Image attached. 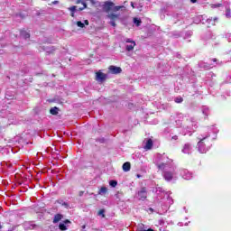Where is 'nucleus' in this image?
<instances>
[{
  "label": "nucleus",
  "mask_w": 231,
  "mask_h": 231,
  "mask_svg": "<svg viewBox=\"0 0 231 231\" xmlns=\"http://www.w3.org/2000/svg\"><path fill=\"white\" fill-rule=\"evenodd\" d=\"M180 174L184 180H190V178H192V173H190L187 170H182Z\"/></svg>",
  "instance_id": "nucleus-8"
},
{
  "label": "nucleus",
  "mask_w": 231,
  "mask_h": 231,
  "mask_svg": "<svg viewBox=\"0 0 231 231\" xmlns=\"http://www.w3.org/2000/svg\"><path fill=\"white\" fill-rule=\"evenodd\" d=\"M137 178H140V175H137Z\"/></svg>",
  "instance_id": "nucleus-37"
},
{
  "label": "nucleus",
  "mask_w": 231,
  "mask_h": 231,
  "mask_svg": "<svg viewBox=\"0 0 231 231\" xmlns=\"http://www.w3.org/2000/svg\"><path fill=\"white\" fill-rule=\"evenodd\" d=\"M81 3L83 5V7L79 8V10H84V8H87V5L85 4L84 0H77V4L79 5Z\"/></svg>",
  "instance_id": "nucleus-18"
},
{
  "label": "nucleus",
  "mask_w": 231,
  "mask_h": 231,
  "mask_svg": "<svg viewBox=\"0 0 231 231\" xmlns=\"http://www.w3.org/2000/svg\"><path fill=\"white\" fill-rule=\"evenodd\" d=\"M71 17H75V13H72V14H71Z\"/></svg>",
  "instance_id": "nucleus-34"
},
{
  "label": "nucleus",
  "mask_w": 231,
  "mask_h": 231,
  "mask_svg": "<svg viewBox=\"0 0 231 231\" xmlns=\"http://www.w3.org/2000/svg\"><path fill=\"white\" fill-rule=\"evenodd\" d=\"M198 145H199V152H201V154H205V152L208 151V148L205 147V143H203V141L199 142Z\"/></svg>",
  "instance_id": "nucleus-7"
},
{
  "label": "nucleus",
  "mask_w": 231,
  "mask_h": 231,
  "mask_svg": "<svg viewBox=\"0 0 231 231\" xmlns=\"http://www.w3.org/2000/svg\"><path fill=\"white\" fill-rule=\"evenodd\" d=\"M114 6H115V3L107 1L105 3L103 10H105V12H106V14H109V12H111V10H113Z\"/></svg>",
  "instance_id": "nucleus-3"
},
{
  "label": "nucleus",
  "mask_w": 231,
  "mask_h": 231,
  "mask_svg": "<svg viewBox=\"0 0 231 231\" xmlns=\"http://www.w3.org/2000/svg\"><path fill=\"white\" fill-rule=\"evenodd\" d=\"M23 228L25 230H35V228H37V225H35L33 222H25L23 224Z\"/></svg>",
  "instance_id": "nucleus-6"
},
{
  "label": "nucleus",
  "mask_w": 231,
  "mask_h": 231,
  "mask_svg": "<svg viewBox=\"0 0 231 231\" xmlns=\"http://www.w3.org/2000/svg\"><path fill=\"white\" fill-rule=\"evenodd\" d=\"M109 185H110V187H116L117 185H118V182L116 181V180H110L109 181Z\"/></svg>",
  "instance_id": "nucleus-20"
},
{
  "label": "nucleus",
  "mask_w": 231,
  "mask_h": 231,
  "mask_svg": "<svg viewBox=\"0 0 231 231\" xmlns=\"http://www.w3.org/2000/svg\"><path fill=\"white\" fill-rule=\"evenodd\" d=\"M69 223H70L69 220H65L63 223H60V225H59L60 230H62V231L68 230V227L66 226V225H68Z\"/></svg>",
  "instance_id": "nucleus-11"
},
{
  "label": "nucleus",
  "mask_w": 231,
  "mask_h": 231,
  "mask_svg": "<svg viewBox=\"0 0 231 231\" xmlns=\"http://www.w3.org/2000/svg\"><path fill=\"white\" fill-rule=\"evenodd\" d=\"M108 69H109L110 73H112L113 75H118L119 73H122V68H120V67L111 65L108 68Z\"/></svg>",
  "instance_id": "nucleus-5"
},
{
  "label": "nucleus",
  "mask_w": 231,
  "mask_h": 231,
  "mask_svg": "<svg viewBox=\"0 0 231 231\" xmlns=\"http://www.w3.org/2000/svg\"><path fill=\"white\" fill-rule=\"evenodd\" d=\"M138 198L139 199H145L147 198V190H145V188H143L139 192H138Z\"/></svg>",
  "instance_id": "nucleus-9"
},
{
  "label": "nucleus",
  "mask_w": 231,
  "mask_h": 231,
  "mask_svg": "<svg viewBox=\"0 0 231 231\" xmlns=\"http://www.w3.org/2000/svg\"><path fill=\"white\" fill-rule=\"evenodd\" d=\"M77 26H79V28H84L85 24H84V23L79 21V22H77Z\"/></svg>",
  "instance_id": "nucleus-25"
},
{
  "label": "nucleus",
  "mask_w": 231,
  "mask_h": 231,
  "mask_svg": "<svg viewBox=\"0 0 231 231\" xmlns=\"http://www.w3.org/2000/svg\"><path fill=\"white\" fill-rule=\"evenodd\" d=\"M119 15L114 13H108L107 18L110 19V24L111 26H116V23H115L116 19H118Z\"/></svg>",
  "instance_id": "nucleus-2"
},
{
  "label": "nucleus",
  "mask_w": 231,
  "mask_h": 231,
  "mask_svg": "<svg viewBox=\"0 0 231 231\" xmlns=\"http://www.w3.org/2000/svg\"><path fill=\"white\" fill-rule=\"evenodd\" d=\"M217 20V18H215L214 20H212V19H208L207 22L209 23H212V24H213V26H214V24H216L215 23H216Z\"/></svg>",
  "instance_id": "nucleus-26"
},
{
  "label": "nucleus",
  "mask_w": 231,
  "mask_h": 231,
  "mask_svg": "<svg viewBox=\"0 0 231 231\" xmlns=\"http://www.w3.org/2000/svg\"><path fill=\"white\" fill-rule=\"evenodd\" d=\"M125 42H126V51H133L134 46H136V42L129 38H126Z\"/></svg>",
  "instance_id": "nucleus-1"
},
{
  "label": "nucleus",
  "mask_w": 231,
  "mask_h": 231,
  "mask_svg": "<svg viewBox=\"0 0 231 231\" xmlns=\"http://www.w3.org/2000/svg\"><path fill=\"white\" fill-rule=\"evenodd\" d=\"M60 219H62V215L57 214L54 217L53 223H59V221H60Z\"/></svg>",
  "instance_id": "nucleus-15"
},
{
  "label": "nucleus",
  "mask_w": 231,
  "mask_h": 231,
  "mask_svg": "<svg viewBox=\"0 0 231 231\" xmlns=\"http://www.w3.org/2000/svg\"><path fill=\"white\" fill-rule=\"evenodd\" d=\"M122 8H124V6H113L112 7V10L114 11V12H118L119 10H122Z\"/></svg>",
  "instance_id": "nucleus-21"
},
{
  "label": "nucleus",
  "mask_w": 231,
  "mask_h": 231,
  "mask_svg": "<svg viewBox=\"0 0 231 231\" xmlns=\"http://www.w3.org/2000/svg\"><path fill=\"white\" fill-rule=\"evenodd\" d=\"M0 228H1V225H0Z\"/></svg>",
  "instance_id": "nucleus-38"
},
{
  "label": "nucleus",
  "mask_w": 231,
  "mask_h": 231,
  "mask_svg": "<svg viewBox=\"0 0 231 231\" xmlns=\"http://www.w3.org/2000/svg\"><path fill=\"white\" fill-rule=\"evenodd\" d=\"M107 192V188H106V187H101V189H99V191H98V194L100 195V196H104V194H106Z\"/></svg>",
  "instance_id": "nucleus-16"
},
{
  "label": "nucleus",
  "mask_w": 231,
  "mask_h": 231,
  "mask_svg": "<svg viewBox=\"0 0 231 231\" xmlns=\"http://www.w3.org/2000/svg\"><path fill=\"white\" fill-rule=\"evenodd\" d=\"M132 8H134V3L131 2Z\"/></svg>",
  "instance_id": "nucleus-32"
},
{
  "label": "nucleus",
  "mask_w": 231,
  "mask_h": 231,
  "mask_svg": "<svg viewBox=\"0 0 231 231\" xmlns=\"http://www.w3.org/2000/svg\"><path fill=\"white\" fill-rule=\"evenodd\" d=\"M213 60H214V62H216V59H214Z\"/></svg>",
  "instance_id": "nucleus-36"
},
{
  "label": "nucleus",
  "mask_w": 231,
  "mask_h": 231,
  "mask_svg": "<svg viewBox=\"0 0 231 231\" xmlns=\"http://www.w3.org/2000/svg\"><path fill=\"white\" fill-rule=\"evenodd\" d=\"M84 23H85V24H86L87 26L89 24V21H88V20H85Z\"/></svg>",
  "instance_id": "nucleus-31"
},
{
  "label": "nucleus",
  "mask_w": 231,
  "mask_h": 231,
  "mask_svg": "<svg viewBox=\"0 0 231 231\" xmlns=\"http://www.w3.org/2000/svg\"><path fill=\"white\" fill-rule=\"evenodd\" d=\"M106 79H107V75H106L102 71H98L96 73V80L97 82H104V80H106Z\"/></svg>",
  "instance_id": "nucleus-4"
},
{
  "label": "nucleus",
  "mask_w": 231,
  "mask_h": 231,
  "mask_svg": "<svg viewBox=\"0 0 231 231\" xmlns=\"http://www.w3.org/2000/svg\"><path fill=\"white\" fill-rule=\"evenodd\" d=\"M226 16L230 19L231 17V13H230V9H228V7L226 8Z\"/></svg>",
  "instance_id": "nucleus-22"
},
{
  "label": "nucleus",
  "mask_w": 231,
  "mask_h": 231,
  "mask_svg": "<svg viewBox=\"0 0 231 231\" xmlns=\"http://www.w3.org/2000/svg\"><path fill=\"white\" fill-rule=\"evenodd\" d=\"M22 37H24V39H30V33L26 32H21Z\"/></svg>",
  "instance_id": "nucleus-19"
},
{
  "label": "nucleus",
  "mask_w": 231,
  "mask_h": 231,
  "mask_svg": "<svg viewBox=\"0 0 231 231\" xmlns=\"http://www.w3.org/2000/svg\"><path fill=\"white\" fill-rule=\"evenodd\" d=\"M190 151H191L190 144L187 143L183 146L182 152L184 154H190Z\"/></svg>",
  "instance_id": "nucleus-12"
},
{
  "label": "nucleus",
  "mask_w": 231,
  "mask_h": 231,
  "mask_svg": "<svg viewBox=\"0 0 231 231\" xmlns=\"http://www.w3.org/2000/svg\"><path fill=\"white\" fill-rule=\"evenodd\" d=\"M134 23L136 24V26H140V24H142V21L138 20L137 18L134 19Z\"/></svg>",
  "instance_id": "nucleus-23"
},
{
  "label": "nucleus",
  "mask_w": 231,
  "mask_h": 231,
  "mask_svg": "<svg viewBox=\"0 0 231 231\" xmlns=\"http://www.w3.org/2000/svg\"><path fill=\"white\" fill-rule=\"evenodd\" d=\"M159 169H165L167 167V164L162 163L158 165Z\"/></svg>",
  "instance_id": "nucleus-29"
},
{
  "label": "nucleus",
  "mask_w": 231,
  "mask_h": 231,
  "mask_svg": "<svg viewBox=\"0 0 231 231\" xmlns=\"http://www.w3.org/2000/svg\"><path fill=\"white\" fill-rule=\"evenodd\" d=\"M144 149L146 151H149L150 149H152V139H147Z\"/></svg>",
  "instance_id": "nucleus-13"
},
{
  "label": "nucleus",
  "mask_w": 231,
  "mask_h": 231,
  "mask_svg": "<svg viewBox=\"0 0 231 231\" xmlns=\"http://www.w3.org/2000/svg\"><path fill=\"white\" fill-rule=\"evenodd\" d=\"M51 115H57L59 113V108L57 106L51 108Z\"/></svg>",
  "instance_id": "nucleus-17"
},
{
  "label": "nucleus",
  "mask_w": 231,
  "mask_h": 231,
  "mask_svg": "<svg viewBox=\"0 0 231 231\" xmlns=\"http://www.w3.org/2000/svg\"><path fill=\"white\" fill-rule=\"evenodd\" d=\"M191 3H196L198 0H190Z\"/></svg>",
  "instance_id": "nucleus-33"
},
{
  "label": "nucleus",
  "mask_w": 231,
  "mask_h": 231,
  "mask_svg": "<svg viewBox=\"0 0 231 231\" xmlns=\"http://www.w3.org/2000/svg\"><path fill=\"white\" fill-rule=\"evenodd\" d=\"M175 102H176L177 104H181V102H183V98L180 97H176V98H175Z\"/></svg>",
  "instance_id": "nucleus-24"
},
{
  "label": "nucleus",
  "mask_w": 231,
  "mask_h": 231,
  "mask_svg": "<svg viewBox=\"0 0 231 231\" xmlns=\"http://www.w3.org/2000/svg\"><path fill=\"white\" fill-rule=\"evenodd\" d=\"M172 178H174V173H172L171 171L164 172V180H166V181H171V180H172Z\"/></svg>",
  "instance_id": "nucleus-10"
},
{
  "label": "nucleus",
  "mask_w": 231,
  "mask_h": 231,
  "mask_svg": "<svg viewBox=\"0 0 231 231\" xmlns=\"http://www.w3.org/2000/svg\"><path fill=\"white\" fill-rule=\"evenodd\" d=\"M221 6V4L218 5H211V8H219Z\"/></svg>",
  "instance_id": "nucleus-30"
},
{
  "label": "nucleus",
  "mask_w": 231,
  "mask_h": 231,
  "mask_svg": "<svg viewBox=\"0 0 231 231\" xmlns=\"http://www.w3.org/2000/svg\"><path fill=\"white\" fill-rule=\"evenodd\" d=\"M106 211L104 209H101L98 211V216H102V217H106V215H104Z\"/></svg>",
  "instance_id": "nucleus-27"
},
{
  "label": "nucleus",
  "mask_w": 231,
  "mask_h": 231,
  "mask_svg": "<svg viewBox=\"0 0 231 231\" xmlns=\"http://www.w3.org/2000/svg\"><path fill=\"white\" fill-rule=\"evenodd\" d=\"M69 10L72 13H75V11L77 10V6H71L69 8Z\"/></svg>",
  "instance_id": "nucleus-28"
},
{
  "label": "nucleus",
  "mask_w": 231,
  "mask_h": 231,
  "mask_svg": "<svg viewBox=\"0 0 231 231\" xmlns=\"http://www.w3.org/2000/svg\"><path fill=\"white\" fill-rule=\"evenodd\" d=\"M123 171H125V172H129V171H131V162H125L123 164Z\"/></svg>",
  "instance_id": "nucleus-14"
},
{
  "label": "nucleus",
  "mask_w": 231,
  "mask_h": 231,
  "mask_svg": "<svg viewBox=\"0 0 231 231\" xmlns=\"http://www.w3.org/2000/svg\"><path fill=\"white\" fill-rule=\"evenodd\" d=\"M57 2H53V5H56Z\"/></svg>",
  "instance_id": "nucleus-35"
}]
</instances>
